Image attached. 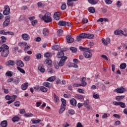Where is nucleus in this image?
<instances>
[{
  "mask_svg": "<svg viewBox=\"0 0 127 127\" xmlns=\"http://www.w3.org/2000/svg\"><path fill=\"white\" fill-rule=\"evenodd\" d=\"M8 49H9V47L5 44L2 45L0 47V52H1V56L2 57H7V55L9 54V50Z\"/></svg>",
  "mask_w": 127,
  "mask_h": 127,
  "instance_id": "1",
  "label": "nucleus"
},
{
  "mask_svg": "<svg viewBox=\"0 0 127 127\" xmlns=\"http://www.w3.org/2000/svg\"><path fill=\"white\" fill-rule=\"evenodd\" d=\"M42 20H43L46 23L52 22V18H51V14L49 12L46 13L44 16L42 17Z\"/></svg>",
  "mask_w": 127,
  "mask_h": 127,
  "instance_id": "2",
  "label": "nucleus"
},
{
  "mask_svg": "<svg viewBox=\"0 0 127 127\" xmlns=\"http://www.w3.org/2000/svg\"><path fill=\"white\" fill-rule=\"evenodd\" d=\"M86 81V77H83L81 81V83L77 84V83H73V87H85L87 85V83L85 82Z\"/></svg>",
  "mask_w": 127,
  "mask_h": 127,
  "instance_id": "3",
  "label": "nucleus"
},
{
  "mask_svg": "<svg viewBox=\"0 0 127 127\" xmlns=\"http://www.w3.org/2000/svg\"><path fill=\"white\" fill-rule=\"evenodd\" d=\"M83 56L85 58L90 59L93 56V54L91 52L87 51L83 53Z\"/></svg>",
  "mask_w": 127,
  "mask_h": 127,
  "instance_id": "4",
  "label": "nucleus"
},
{
  "mask_svg": "<svg viewBox=\"0 0 127 127\" xmlns=\"http://www.w3.org/2000/svg\"><path fill=\"white\" fill-rule=\"evenodd\" d=\"M10 12V8L9 6L7 5L4 6V10L3 11V14L4 15H7V14H9Z\"/></svg>",
  "mask_w": 127,
  "mask_h": 127,
  "instance_id": "5",
  "label": "nucleus"
},
{
  "mask_svg": "<svg viewBox=\"0 0 127 127\" xmlns=\"http://www.w3.org/2000/svg\"><path fill=\"white\" fill-rule=\"evenodd\" d=\"M67 43H73L74 42V38L71 35H68L65 37Z\"/></svg>",
  "mask_w": 127,
  "mask_h": 127,
  "instance_id": "6",
  "label": "nucleus"
},
{
  "mask_svg": "<svg viewBox=\"0 0 127 127\" xmlns=\"http://www.w3.org/2000/svg\"><path fill=\"white\" fill-rule=\"evenodd\" d=\"M89 104L90 101H89V100H86V101H84L83 103V106H84V107L86 108L88 111H90V110H91V106L89 105Z\"/></svg>",
  "mask_w": 127,
  "mask_h": 127,
  "instance_id": "7",
  "label": "nucleus"
},
{
  "mask_svg": "<svg viewBox=\"0 0 127 127\" xmlns=\"http://www.w3.org/2000/svg\"><path fill=\"white\" fill-rule=\"evenodd\" d=\"M114 33L116 35H124L125 36H127V34H124V31L122 30H118L114 32Z\"/></svg>",
  "mask_w": 127,
  "mask_h": 127,
  "instance_id": "8",
  "label": "nucleus"
},
{
  "mask_svg": "<svg viewBox=\"0 0 127 127\" xmlns=\"http://www.w3.org/2000/svg\"><path fill=\"white\" fill-rule=\"evenodd\" d=\"M10 18V15H8L7 16V17L5 18V21L3 23V26H7L8 24H9V19Z\"/></svg>",
  "mask_w": 127,
  "mask_h": 127,
  "instance_id": "9",
  "label": "nucleus"
},
{
  "mask_svg": "<svg viewBox=\"0 0 127 127\" xmlns=\"http://www.w3.org/2000/svg\"><path fill=\"white\" fill-rule=\"evenodd\" d=\"M21 36L23 40H25V41H28V40L30 39V36H29V35L26 33H24L22 34Z\"/></svg>",
  "mask_w": 127,
  "mask_h": 127,
  "instance_id": "10",
  "label": "nucleus"
},
{
  "mask_svg": "<svg viewBox=\"0 0 127 127\" xmlns=\"http://www.w3.org/2000/svg\"><path fill=\"white\" fill-rule=\"evenodd\" d=\"M114 92H117L118 94H123L124 92H125V88L122 86L121 87H119L117 89H116L114 90Z\"/></svg>",
  "mask_w": 127,
  "mask_h": 127,
  "instance_id": "11",
  "label": "nucleus"
},
{
  "mask_svg": "<svg viewBox=\"0 0 127 127\" xmlns=\"http://www.w3.org/2000/svg\"><path fill=\"white\" fill-rule=\"evenodd\" d=\"M84 33V38H88V39H93V38H95V35L94 34H87V33Z\"/></svg>",
  "mask_w": 127,
  "mask_h": 127,
  "instance_id": "12",
  "label": "nucleus"
},
{
  "mask_svg": "<svg viewBox=\"0 0 127 127\" xmlns=\"http://www.w3.org/2000/svg\"><path fill=\"white\" fill-rule=\"evenodd\" d=\"M61 14V13L60 12H55L54 14V18L56 20H59L60 19V15Z\"/></svg>",
  "mask_w": 127,
  "mask_h": 127,
  "instance_id": "13",
  "label": "nucleus"
},
{
  "mask_svg": "<svg viewBox=\"0 0 127 127\" xmlns=\"http://www.w3.org/2000/svg\"><path fill=\"white\" fill-rule=\"evenodd\" d=\"M85 39L84 33H81L79 36L76 37V41H81L82 39Z\"/></svg>",
  "mask_w": 127,
  "mask_h": 127,
  "instance_id": "14",
  "label": "nucleus"
},
{
  "mask_svg": "<svg viewBox=\"0 0 127 127\" xmlns=\"http://www.w3.org/2000/svg\"><path fill=\"white\" fill-rule=\"evenodd\" d=\"M43 86L47 87V88H53V85L49 82H44L43 83Z\"/></svg>",
  "mask_w": 127,
  "mask_h": 127,
  "instance_id": "15",
  "label": "nucleus"
},
{
  "mask_svg": "<svg viewBox=\"0 0 127 127\" xmlns=\"http://www.w3.org/2000/svg\"><path fill=\"white\" fill-rule=\"evenodd\" d=\"M70 105H71V106H73V107H76V106H77V101L74 98L71 99V100L70 101Z\"/></svg>",
  "mask_w": 127,
  "mask_h": 127,
  "instance_id": "16",
  "label": "nucleus"
},
{
  "mask_svg": "<svg viewBox=\"0 0 127 127\" xmlns=\"http://www.w3.org/2000/svg\"><path fill=\"white\" fill-rule=\"evenodd\" d=\"M16 98H17V96L16 95H13L11 97V99L10 101H8L7 102V104H11V103H13V102H14V101H15V99H16Z\"/></svg>",
  "mask_w": 127,
  "mask_h": 127,
  "instance_id": "17",
  "label": "nucleus"
},
{
  "mask_svg": "<svg viewBox=\"0 0 127 127\" xmlns=\"http://www.w3.org/2000/svg\"><path fill=\"white\" fill-rule=\"evenodd\" d=\"M72 1H77V0H67V5L69 6H73L74 3Z\"/></svg>",
  "mask_w": 127,
  "mask_h": 127,
  "instance_id": "18",
  "label": "nucleus"
},
{
  "mask_svg": "<svg viewBox=\"0 0 127 127\" xmlns=\"http://www.w3.org/2000/svg\"><path fill=\"white\" fill-rule=\"evenodd\" d=\"M22 90H26L27 89V87H28V83L25 82V83L22 84L21 86Z\"/></svg>",
  "mask_w": 127,
  "mask_h": 127,
  "instance_id": "19",
  "label": "nucleus"
},
{
  "mask_svg": "<svg viewBox=\"0 0 127 127\" xmlns=\"http://www.w3.org/2000/svg\"><path fill=\"white\" fill-rule=\"evenodd\" d=\"M61 58H62V59L59 63V64H62V63H64V62H65V61H66V60H67L68 58L66 56H64V57H63Z\"/></svg>",
  "mask_w": 127,
  "mask_h": 127,
  "instance_id": "20",
  "label": "nucleus"
},
{
  "mask_svg": "<svg viewBox=\"0 0 127 127\" xmlns=\"http://www.w3.org/2000/svg\"><path fill=\"white\" fill-rule=\"evenodd\" d=\"M66 109V106L65 105H61V108L59 110L60 114H62L63 112L65 111V109Z\"/></svg>",
  "mask_w": 127,
  "mask_h": 127,
  "instance_id": "21",
  "label": "nucleus"
},
{
  "mask_svg": "<svg viewBox=\"0 0 127 127\" xmlns=\"http://www.w3.org/2000/svg\"><path fill=\"white\" fill-rule=\"evenodd\" d=\"M58 58H62V57H64V53L63 51L59 52L57 55Z\"/></svg>",
  "mask_w": 127,
  "mask_h": 127,
  "instance_id": "22",
  "label": "nucleus"
},
{
  "mask_svg": "<svg viewBox=\"0 0 127 127\" xmlns=\"http://www.w3.org/2000/svg\"><path fill=\"white\" fill-rule=\"evenodd\" d=\"M88 11L91 13H94L96 12V9L94 7H90L88 8Z\"/></svg>",
  "mask_w": 127,
  "mask_h": 127,
  "instance_id": "23",
  "label": "nucleus"
},
{
  "mask_svg": "<svg viewBox=\"0 0 127 127\" xmlns=\"http://www.w3.org/2000/svg\"><path fill=\"white\" fill-rule=\"evenodd\" d=\"M38 70L41 71V73H44V72H45V68L43 67V65H39L38 66Z\"/></svg>",
  "mask_w": 127,
  "mask_h": 127,
  "instance_id": "24",
  "label": "nucleus"
},
{
  "mask_svg": "<svg viewBox=\"0 0 127 127\" xmlns=\"http://www.w3.org/2000/svg\"><path fill=\"white\" fill-rule=\"evenodd\" d=\"M58 25L60 26H65L66 25V21H60L58 23Z\"/></svg>",
  "mask_w": 127,
  "mask_h": 127,
  "instance_id": "25",
  "label": "nucleus"
},
{
  "mask_svg": "<svg viewBox=\"0 0 127 127\" xmlns=\"http://www.w3.org/2000/svg\"><path fill=\"white\" fill-rule=\"evenodd\" d=\"M0 38L1 41H0V45H1L2 43H4L6 41V38L4 36H1Z\"/></svg>",
  "mask_w": 127,
  "mask_h": 127,
  "instance_id": "26",
  "label": "nucleus"
},
{
  "mask_svg": "<svg viewBox=\"0 0 127 127\" xmlns=\"http://www.w3.org/2000/svg\"><path fill=\"white\" fill-rule=\"evenodd\" d=\"M0 126L2 127H7V122L5 120L3 121L1 123H0Z\"/></svg>",
  "mask_w": 127,
  "mask_h": 127,
  "instance_id": "27",
  "label": "nucleus"
},
{
  "mask_svg": "<svg viewBox=\"0 0 127 127\" xmlns=\"http://www.w3.org/2000/svg\"><path fill=\"white\" fill-rule=\"evenodd\" d=\"M66 67H68L69 68L73 67V68H78V65L76 64H68L66 65Z\"/></svg>",
  "mask_w": 127,
  "mask_h": 127,
  "instance_id": "28",
  "label": "nucleus"
},
{
  "mask_svg": "<svg viewBox=\"0 0 127 127\" xmlns=\"http://www.w3.org/2000/svg\"><path fill=\"white\" fill-rule=\"evenodd\" d=\"M19 119L20 118L18 116H15L12 119V121L13 123H15L16 122H18V121H19Z\"/></svg>",
  "mask_w": 127,
  "mask_h": 127,
  "instance_id": "29",
  "label": "nucleus"
},
{
  "mask_svg": "<svg viewBox=\"0 0 127 127\" xmlns=\"http://www.w3.org/2000/svg\"><path fill=\"white\" fill-rule=\"evenodd\" d=\"M40 89L41 91H42V92H43L44 93H46V92H47V91L48 90V89L44 86H40Z\"/></svg>",
  "mask_w": 127,
  "mask_h": 127,
  "instance_id": "30",
  "label": "nucleus"
},
{
  "mask_svg": "<svg viewBox=\"0 0 127 127\" xmlns=\"http://www.w3.org/2000/svg\"><path fill=\"white\" fill-rule=\"evenodd\" d=\"M124 98H125V95L117 96L116 97V100H117V101H121L123 100Z\"/></svg>",
  "mask_w": 127,
  "mask_h": 127,
  "instance_id": "31",
  "label": "nucleus"
},
{
  "mask_svg": "<svg viewBox=\"0 0 127 127\" xmlns=\"http://www.w3.org/2000/svg\"><path fill=\"white\" fill-rule=\"evenodd\" d=\"M52 49H53V50H57L58 51L59 49H60V46L58 45L53 46L52 47Z\"/></svg>",
  "mask_w": 127,
  "mask_h": 127,
  "instance_id": "32",
  "label": "nucleus"
},
{
  "mask_svg": "<svg viewBox=\"0 0 127 127\" xmlns=\"http://www.w3.org/2000/svg\"><path fill=\"white\" fill-rule=\"evenodd\" d=\"M31 122H32V124H39V123H40V122H41V120L38 119L37 120H35L34 119H32Z\"/></svg>",
  "mask_w": 127,
  "mask_h": 127,
  "instance_id": "33",
  "label": "nucleus"
},
{
  "mask_svg": "<svg viewBox=\"0 0 127 127\" xmlns=\"http://www.w3.org/2000/svg\"><path fill=\"white\" fill-rule=\"evenodd\" d=\"M55 79H56L55 76H52L48 78L47 79V81H49V82H54V81L55 80Z\"/></svg>",
  "mask_w": 127,
  "mask_h": 127,
  "instance_id": "34",
  "label": "nucleus"
},
{
  "mask_svg": "<svg viewBox=\"0 0 127 127\" xmlns=\"http://www.w3.org/2000/svg\"><path fill=\"white\" fill-rule=\"evenodd\" d=\"M45 63L46 64H52V61L50 59L48 58L45 60Z\"/></svg>",
  "mask_w": 127,
  "mask_h": 127,
  "instance_id": "35",
  "label": "nucleus"
},
{
  "mask_svg": "<svg viewBox=\"0 0 127 127\" xmlns=\"http://www.w3.org/2000/svg\"><path fill=\"white\" fill-rule=\"evenodd\" d=\"M43 33L45 36H47L48 35V30L46 29H44L43 30Z\"/></svg>",
  "mask_w": 127,
  "mask_h": 127,
  "instance_id": "36",
  "label": "nucleus"
},
{
  "mask_svg": "<svg viewBox=\"0 0 127 127\" xmlns=\"http://www.w3.org/2000/svg\"><path fill=\"white\" fill-rule=\"evenodd\" d=\"M57 34L58 36H61L63 34V30L60 29L57 31Z\"/></svg>",
  "mask_w": 127,
  "mask_h": 127,
  "instance_id": "37",
  "label": "nucleus"
},
{
  "mask_svg": "<svg viewBox=\"0 0 127 127\" xmlns=\"http://www.w3.org/2000/svg\"><path fill=\"white\" fill-rule=\"evenodd\" d=\"M88 1L89 3H91V4H96L97 2L96 0H88Z\"/></svg>",
  "mask_w": 127,
  "mask_h": 127,
  "instance_id": "38",
  "label": "nucleus"
},
{
  "mask_svg": "<svg viewBox=\"0 0 127 127\" xmlns=\"http://www.w3.org/2000/svg\"><path fill=\"white\" fill-rule=\"evenodd\" d=\"M17 69H18V70L20 71L21 73H22L23 74H25V71L23 69L20 68V67L17 66Z\"/></svg>",
  "mask_w": 127,
  "mask_h": 127,
  "instance_id": "39",
  "label": "nucleus"
},
{
  "mask_svg": "<svg viewBox=\"0 0 127 127\" xmlns=\"http://www.w3.org/2000/svg\"><path fill=\"white\" fill-rule=\"evenodd\" d=\"M54 99L55 103H58V101H59V97L56 95L55 93H54Z\"/></svg>",
  "mask_w": 127,
  "mask_h": 127,
  "instance_id": "40",
  "label": "nucleus"
},
{
  "mask_svg": "<svg viewBox=\"0 0 127 127\" xmlns=\"http://www.w3.org/2000/svg\"><path fill=\"white\" fill-rule=\"evenodd\" d=\"M5 75L7 76V77H11L12 76V72L8 71L5 73Z\"/></svg>",
  "mask_w": 127,
  "mask_h": 127,
  "instance_id": "41",
  "label": "nucleus"
},
{
  "mask_svg": "<svg viewBox=\"0 0 127 127\" xmlns=\"http://www.w3.org/2000/svg\"><path fill=\"white\" fill-rule=\"evenodd\" d=\"M64 64H55V65H54V66H55V68H56V69H59V67L60 66V67H62V66H63Z\"/></svg>",
  "mask_w": 127,
  "mask_h": 127,
  "instance_id": "42",
  "label": "nucleus"
},
{
  "mask_svg": "<svg viewBox=\"0 0 127 127\" xmlns=\"http://www.w3.org/2000/svg\"><path fill=\"white\" fill-rule=\"evenodd\" d=\"M24 117L26 118H30V117H33V114L32 113H27L24 114Z\"/></svg>",
  "mask_w": 127,
  "mask_h": 127,
  "instance_id": "43",
  "label": "nucleus"
},
{
  "mask_svg": "<svg viewBox=\"0 0 127 127\" xmlns=\"http://www.w3.org/2000/svg\"><path fill=\"white\" fill-rule=\"evenodd\" d=\"M70 50L73 52V53H75V52H77V48L75 47H71L70 48Z\"/></svg>",
  "mask_w": 127,
  "mask_h": 127,
  "instance_id": "44",
  "label": "nucleus"
},
{
  "mask_svg": "<svg viewBox=\"0 0 127 127\" xmlns=\"http://www.w3.org/2000/svg\"><path fill=\"white\" fill-rule=\"evenodd\" d=\"M35 56H36L37 59H38V60L41 59V57H42L41 54H40V53L36 54Z\"/></svg>",
  "mask_w": 127,
  "mask_h": 127,
  "instance_id": "45",
  "label": "nucleus"
},
{
  "mask_svg": "<svg viewBox=\"0 0 127 127\" xmlns=\"http://www.w3.org/2000/svg\"><path fill=\"white\" fill-rule=\"evenodd\" d=\"M0 34H2L3 35H7V32L4 31L3 30H0Z\"/></svg>",
  "mask_w": 127,
  "mask_h": 127,
  "instance_id": "46",
  "label": "nucleus"
},
{
  "mask_svg": "<svg viewBox=\"0 0 127 127\" xmlns=\"http://www.w3.org/2000/svg\"><path fill=\"white\" fill-rule=\"evenodd\" d=\"M79 49L82 50V51H86V50H89V48H84L82 46L79 47Z\"/></svg>",
  "mask_w": 127,
  "mask_h": 127,
  "instance_id": "47",
  "label": "nucleus"
},
{
  "mask_svg": "<svg viewBox=\"0 0 127 127\" xmlns=\"http://www.w3.org/2000/svg\"><path fill=\"white\" fill-rule=\"evenodd\" d=\"M120 67L121 69H126L127 67V64H121Z\"/></svg>",
  "mask_w": 127,
  "mask_h": 127,
  "instance_id": "48",
  "label": "nucleus"
},
{
  "mask_svg": "<svg viewBox=\"0 0 127 127\" xmlns=\"http://www.w3.org/2000/svg\"><path fill=\"white\" fill-rule=\"evenodd\" d=\"M61 101H62V105L66 106V100H65L63 98H62Z\"/></svg>",
  "mask_w": 127,
  "mask_h": 127,
  "instance_id": "49",
  "label": "nucleus"
},
{
  "mask_svg": "<svg viewBox=\"0 0 127 127\" xmlns=\"http://www.w3.org/2000/svg\"><path fill=\"white\" fill-rule=\"evenodd\" d=\"M66 7H67L66 4H63L61 7V8L62 9V10H64V9H66Z\"/></svg>",
  "mask_w": 127,
  "mask_h": 127,
  "instance_id": "50",
  "label": "nucleus"
},
{
  "mask_svg": "<svg viewBox=\"0 0 127 127\" xmlns=\"http://www.w3.org/2000/svg\"><path fill=\"white\" fill-rule=\"evenodd\" d=\"M14 105L15 107H19V106H20V102L16 101L14 102Z\"/></svg>",
  "mask_w": 127,
  "mask_h": 127,
  "instance_id": "51",
  "label": "nucleus"
},
{
  "mask_svg": "<svg viewBox=\"0 0 127 127\" xmlns=\"http://www.w3.org/2000/svg\"><path fill=\"white\" fill-rule=\"evenodd\" d=\"M105 2L106 4H112L113 1L112 0H105Z\"/></svg>",
  "mask_w": 127,
  "mask_h": 127,
  "instance_id": "52",
  "label": "nucleus"
},
{
  "mask_svg": "<svg viewBox=\"0 0 127 127\" xmlns=\"http://www.w3.org/2000/svg\"><path fill=\"white\" fill-rule=\"evenodd\" d=\"M119 106H120L121 108H126V104L123 102H120L119 104Z\"/></svg>",
  "mask_w": 127,
  "mask_h": 127,
  "instance_id": "53",
  "label": "nucleus"
},
{
  "mask_svg": "<svg viewBox=\"0 0 127 127\" xmlns=\"http://www.w3.org/2000/svg\"><path fill=\"white\" fill-rule=\"evenodd\" d=\"M102 43L104 44V45H108V41H106L104 38L102 39Z\"/></svg>",
  "mask_w": 127,
  "mask_h": 127,
  "instance_id": "54",
  "label": "nucleus"
},
{
  "mask_svg": "<svg viewBox=\"0 0 127 127\" xmlns=\"http://www.w3.org/2000/svg\"><path fill=\"white\" fill-rule=\"evenodd\" d=\"M76 99H78V100H81L84 98V96L83 95H77L76 96Z\"/></svg>",
  "mask_w": 127,
  "mask_h": 127,
  "instance_id": "55",
  "label": "nucleus"
},
{
  "mask_svg": "<svg viewBox=\"0 0 127 127\" xmlns=\"http://www.w3.org/2000/svg\"><path fill=\"white\" fill-rule=\"evenodd\" d=\"M68 114L70 115H74L75 114V111L74 110L71 109L68 111Z\"/></svg>",
  "mask_w": 127,
  "mask_h": 127,
  "instance_id": "56",
  "label": "nucleus"
},
{
  "mask_svg": "<svg viewBox=\"0 0 127 127\" xmlns=\"http://www.w3.org/2000/svg\"><path fill=\"white\" fill-rule=\"evenodd\" d=\"M12 96H9V95H6L5 97V99L7 100V101H9V100H11V97Z\"/></svg>",
  "mask_w": 127,
  "mask_h": 127,
  "instance_id": "57",
  "label": "nucleus"
},
{
  "mask_svg": "<svg viewBox=\"0 0 127 127\" xmlns=\"http://www.w3.org/2000/svg\"><path fill=\"white\" fill-rule=\"evenodd\" d=\"M31 24L33 25V26H34V25H36L37 24V20H35L31 22Z\"/></svg>",
  "mask_w": 127,
  "mask_h": 127,
  "instance_id": "58",
  "label": "nucleus"
},
{
  "mask_svg": "<svg viewBox=\"0 0 127 127\" xmlns=\"http://www.w3.org/2000/svg\"><path fill=\"white\" fill-rule=\"evenodd\" d=\"M93 97L94 99H99V95L98 94H93Z\"/></svg>",
  "mask_w": 127,
  "mask_h": 127,
  "instance_id": "59",
  "label": "nucleus"
},
{
  "mask_svg": "<svg viewBox=\"0 0 127 127\" xmlns=\"http://www.w3.org/2000/svg\"><path fill=\"white\" fill-rule=\"evenodd\" d=\"M88 21H89L88 20V19H86V18H84V19H83L82 20V23H84V24H85V23H88Z\"/></svg>",
  "mask_w": 127,
  "mask_h": 127,
  "instance_id": "60",
  "label": "nucleus"
},
{
  "mask_svg": "<svg viewBox=\"0 0 127 127\" xmlns=\"http://www.w3.org/2000/svg\"><path fill=\"white\" fill-rule=\"evenodd\" d=\"M24 60H25V61H29V60H30V57L29 56H26L24 58Z\"/></svg>",
  "mask_w": 127,
  "mask_h": 127,
  "instance_id": "61",
  "label": "nucleus"
},
{
  "mask_svg": "<svg viewBox=\"0 0 127 127\" xmlns=\"http://www.w3.org/2000/svg\"><path fill=\"white\" fill-rule=\"evenodd\" d=\"M16 63L17 64H23V62H22V61H21V60H17L16 61Z\"/></svg>",
  "mask_w": 127,
  "mask_h": 127,
  "instance_id": "62",
  "label": "nucleus"
},
{
  "mask_svg": "<svg viewBox=\"0 0 127 127\" xmlns=\"http://www.w3.org/2000/svg\"><path fill=\"white\" fill-rule=\"evenodd\" d=\"M116 4L119 7L122 6V2H121V1H118Z\"/></svg>",
  "mask_w": 127,
  "mask_h": 127,
  "instance_id": "63",
  "label": "nucleus"
},
{
  "mask_svg": "<svg viewBox=\"0 0 127 127\" xmlns=\"http://www.w3.org/2000/svg\"><path fill=\"white\" fill-rule=\"evenodd\" d=\"M76 127H83L82 123L78 122L76 125Z\"/></svg>",
  "mask_w": 127,
  "mask_h": 127,
  "instance_id": "64",
  "label": "nucleus"
}]
</instances>
